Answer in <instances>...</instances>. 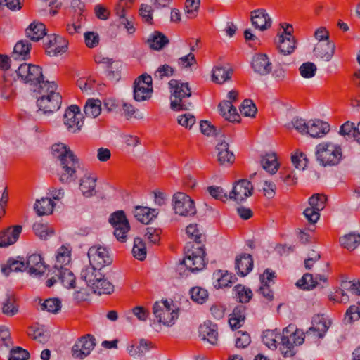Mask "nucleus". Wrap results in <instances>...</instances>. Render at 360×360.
<instances>
[{
  "label": "nucleus",
  "mask_w": 360,
  "mask_h": 360,
  "mask_svg": "<svg viewBox=\"0 0 360 360\" xmlns=\"http://www.w3.org/2000/svg\"><path fill=\"white\" fill-rule=\"evenodd\" d=\"M199 335L212 345H216L218 340L217 326L210 321H205L199 327Z\"/></svg>",
  "instance_id": "nucleus-21"
},
{
  "label": "nucleus",
  "mask_w": 360,
  "mask_h": 360,
  "mask_svg": "<svg viewBox=\"0 0 360 360\" xmlns=\"http://www.w3.org/2000/svg\"><path fill=\"white\" fill-rule=\"evenodd\" d=\"M96 179L89 176H84L80 180L79 189L86 197H90L96 193Z\"/></svg>",
  "instance_id": "nucleus-37"
},
{
  "label": "nucleus",
  "mask_w": 360,
  "mask_h": 360,
  "mask_svg": "<svg viewBox=\"0 0 360 360\" xmlns=\"http://www.w3.org/2000/svg\"><path fill=\"white\" fill-rule=\"evenodd\" d=\"M109 223L114 229L113 234L117 240L121 243L126 242L130 225L124 212L118 210L112 213L109 218Z\"/></svg>",
  "instance_id": "nucleus-9"
},
{
  "label": "nucleus",
  "mask_w": 360,
  "mask_h": 360,
  "mask_svg": "<svg viewBox=\"0 0 360 360\" xmlns=\"http://www.w3.org/2000/svg\"><path fill=\"white\" fill-rule=\"evenodd\" d=\"M281 334L278 330H266L264 332L262 341L269 349H276L278 340L281 341Z\"/></svg>",
  "instance_id": "nucleus-39"
},
{
  "label": "nucleus",
  "mask_w": 360,
  "mask_h": 360,
  "mask_svg": "<svg viewBox=\"0 0 360 360\" xmlns=\"http://www.w3.org/2000/svg\"><path fill=\"white\" fill-rule=\"evenodd\" d=\"M93 291L98 295L110 294L114 291V285L101 274V278H98L92 288Z\"/></svg>",
  "instance_id": "nucleus-41"
},
{
  "label": "nucleus",
  "mask_w": 360,
  "mask_h": 360,
  "mask_svg": "<svg viewBox=\"0 0 360 360\" xmlns=\"http://www.w3.org/2000/svg\"><path fill=\"white\" fill-rule=\"evenodd\" d=\"M57 85L53 82H43L37 90L41 94L37 100L39 109L46 113H51L58 110L61 105L62 96L56 92Z\"/></svg>",
  "instance_id": "nucleus-3"
},
{
  "label": "nucleus",
  "mask_w": 360,
  "mask_h": 360,
  "mask_svg": "<svg viewBox=\"0 0 360 360\" xmlns=\"http://www.w3.org/2000/svg\"><path fill=\"white\" fill-rule=\"evenodd\" d=\"M100 270L101 269H98L96 266L90 264V265L82 269L81 272V278L86 282L91 289L96 281H98V278H101L102 273Z\"/></svg>",
  "instance_id": "nucleus-28"
},
{
  "label": "nucleus",
  "mask_w": 360,
  "mask_h": 360,
  "mask_svg": "<svg viewBox=\"0 0 360 360\" xmlns=\"http://www.w3.org/2000/svg\"><path fill=\"white\" fill-rule=\"evenodd\" d=\"M254 71L261 75H266L271 71L272 66L268 56L264 53L256 54L252 60Z\"/></svg>",
  "instance_id": "nucleus-23"
},
{
  "label": "nucleus",
  "mask_w": 360,
  "mask_h": 360,
  "mask_svg": "<svg viewBox=\"0 0 360 360\" xmlns=\"http://www.w3.org/2000/svg\"><path fill=\"white\" fill-rule=\"evenodd\" d=\"M330 131V125L321 120H310L308 122V127L306 134L313 138H321L328 134Z\"/></svg>",
  "instance_id": "nucleus-22"
},
{
  "label": "nucleus",
  "mask_w": 360,
  "mask_h": 360,
  "mask_svg": "<svg viewBox=\"0 0 360 360\" xmlns=\"http://www.w3.org/2000/svg\"><path fill=\"white\" fill-rule=\"evenodd\" d=\"M41 309L49 312L56 314L61 309V302L58 298H49L46 300L41 304Z\"/></svg>",
  "instance_id": "nucleus-52"
},
{
  "label": "nucleus",
  "mask_w": 360,
  "mask_h": 360,
  "mask_svg": "<svg viewBox=\"0 0 360 360\" xmlns=\"http://www.w3.org/2000/svg\"><path fill=\"white\" fill-rule=\"evenodd\" d=\"M240 112L245 117H255L257 108L250 99H245L240 107Z\"/></svg>",
  "instance_id": "nucleus-58"
},
{
  "label": "nucleus",
  "mask_w": 360,
  "mask_h": 360,
  "mask_svg": "<svg viewBox=\"0 0 360 360\" xmlns=\"http://www.w3.org/2000/svg\"><path fill=\"white\" fill-rule=\"evenodd\" d=\"M25 34L32 41H38L46 35L45 25L41 22L34 21L25 30Z\"/></svg>",
  "instance_id": "nucleus-31"
},
{
  "label": "nucleus",
  "mask_w": 360,
  "mask_h": 360,
  "mask_svg": "<svg viewBox=\"0 0 360 360\" xmlns=\"http://www.w3.org/2000/svg\"><path fill=\"white\" fill-rule=\"evenodd\" d=\"M18 78L25 84H30L33 86L40 88L42 84L44 76L42 69L40 66L24 63L21 64L16 70Z\"/></svg>",
  "instance_id": "nucleus-7"
},
{
  "label": "nucleus",
  "mask_w": 360,
  "mask_h": 360,
  "mask_svg": "<svg viewBox=\"0 0 360 360\" xmlns=\"http://www.w3.org/2000/svg\"><path fill=\"white\" fill-rule=\"evenodd\" d=\"M304 333L295 328L293 325H289L283 330L281 337V352L285 357H292L295 355V345H300L304 342Z\"/></svg>",
  "instance_id": "nucleus-6"
},
{
  "label": "nucleus",
  "mask_w": 360,
  "mask_h": 360,
  "mask_svg": "<svg viewBox=\"0 0 360 360\" xmlns=\"http://www.w3.org/2000/svg\"><path fill=\"white\" fill-rule=\"evenodd\" d=\"M0 91L1 96L5 99L11 98L15 94L13 82L11 79L3 77L0 82Z\"/></svg>",
  "instance_id": "nucleus-49"
},
{
  "label": "nucleus",
  "mask_w": 360,
  "mask_h": 360,
  "mask_svg": "<svg viewBox=\"0 0 360 360\" xmlns=\"http://www.w3.org/2000/svg\"><path fill=\"white\" fill-rule=\"evenodd\" d=\"M218 108L220 114L225 120L232 122L240 121V115L231 101H222L219 103Z\"/></svg>",
  "instance_id": "nucleus-27"
},
{
  "label": "nucleus",
  "mask_w": 360,
  "mask_h": 360,
  "mask_svg": "<svg viewBox=\"0 0 360 360\" xmlns=\"http://www.w3.org/2000/svg\"><path fill=\"white\" fill-rule=\"evenodd\" d=\"M20 225L10 226L0 232V248L7 247L14 244L22 232Z\"/></svg>",
  "instance_id": "nucleus-18"
},
{
  "label": "nucleus",
  "mask_w": 360,
  "mask_h": 360,
  "mask_svg": "<svg viewBox=\"0 0 360 360\" xmlns=\"http://www.w3.org/2000/svg\"><path fill=\"white\" fill-rule=\"evenodd\" d=\"M200 0H186L184 10L188 18H194L200 8Z\"/></svg>",
  "instance_id": "nucleus-55"
},
{
  "label": "nucleus",
  "mask_w": 360,
  "mask_h": 360,
  "mask_svg": "<svg viewBox=\"0 0 360 360\" xmlns=\"http://www.w3.org/2000/svg\"><path fill=\"white\" fill-rule=\"evenodd\" d=\"M27 333L29 337L42 344L46 343L49 340V336L46 334L44 328L38 324L30 326Z\"/></svg>",
  "instance_id": "nucleus-40"
},
{
  "label": "nucleus",
  "mask_w": 360,
  "mask_h": 360,
  "mask_svg": "<svg viewBox=\"0 0 360 360\" xmlns=\"http://www.w3.org/2000/svg\"><path fill=\"white\" fill-rule=\"evenodd\" d=\"M3 313L13 316L18 311V308L15 305V298L13 295L8 294L5 302L4 303L2 308Z\"/></svg>",
  "instance_id": "nucleus-54"
},
{
  "label": "nucleus",
  "mask_w": 360,
  "mask_h": 360,
  "mask_svg": "<svg viewBox=\"0 0 360 360\" xmlns=\"http://www.w3.org/2000/svg\"><path fill=\"white\" fill-rule=\"evenodd\" d=\"M315 155L321 165L335 166L342 158V148L330 142H322L316 146Z\"/></svg>",
  "instance_id": "nucleus-5"
},
{
  "label": "nucleus",
  "mask_w": 360,
  "mask_h": 360,
  "mask_svg": "<svg viewBox=\"0 0 360 360\" xmlns=\"http://www.w3.org/2000/svg\"><path fill=\"white\" fill-rule=\"evenodd\" d=\"M30 275L41 276L46 271L47 266L44 264L42 257L39 254H32L27 257L25 263Z\"/></svg>",
  "instance_id": "nucleus-19"
},
{
  "label": "nucleus",
  "mask_w": 360,
  "mask_h": 360,
  "mask_svg": "<svg viewBox=\"0 0 360 360\" xmlns=\"http://www.w3.org/2000/svg\"><path fill=\"white\" fill-rule=\"evenodd\" d=\"M56 269L58 271V278L61 281L63 285L67 288H75V276L73 273L65 266Z\"/></svg>",
  "instance_id": "nucleus-34"
},
{
  "label": "nucleus",
  "mask_w": 360,
  "mask_h": 360,
  "mask_svg": "<svg viewBox=\"0 0 360 360\" xmlns=\"http://www.w3.org/2000/svg\"><path fill=\"white\" fill-rule=\"evenodd\" d=\"M54 207L53 200L49 198L37 200L34 204V210L39 216L51 214Z\"/></svg>",
  "instance_id": "nucleus-36"
},
{
  "label": "nucleus",
  "mask_w": 360,
  "mask_h": 360,
  "mask_svg": "<svg viewBox=\"0 0 360 360\" xmlns=\"http://www.w3.org/2000/svg\"><path fill=\"white\" fill-rule=\"evenodd\" d=\"M186 233L188 237L194 240V242L187 243L184 248V258L178 266V271H181L184 266L186 269L184 271L183 276H188V272H197L203 269L207 263L205 260V249L202 245V234L198 229L197 224H190L186 227ZM180 275H182L179 272Z\"/></svg>",
  "instance_id": "nucleus-1"
},
{
  "label": "nucleus",
  "mask_w": 360,
  "mask_h": 360,
  "mask_svg": "<svg viewBox=\"0 0 360 360\" xmlns=\"http://www.w3.org/2000/svg\"><path fill=\"white\" fill-rule=\"evenodd\" d=\"M25 268L23 258L18 257V259L10 258L7 261V264L1 266V271L6 276H8L11 271H22Z\"/></svg>",
  "instance_id": "nucleus-38"
},
{
  "label": "nucleus",
  "mask_w": 360,
  "mask_h": 360,
  "mask_svg": "<svg viewBox=\"0 0 360 360\" xmlns=\"http://www.w3.org/2000/svg\"><path fill=\"white\" fill-rule=\"evenodd\" d=\"M172 93L171 108L173 110H187L192 103L187 102L186 98L191 96V90L188 83H182L176 79H171L169 82Z\"/></svg>",
  "instance_id": "nucleus-4"
},
{
  "label": "nucleus",
  "mask_w": 360,
  "mask_h": 360,
  "mask_svg": "<svg viewBox=\"0 0 360 360\" xmlns=\"http://www.w3.org/2000/svg\"><path fill=\"white\" fill-rule=\"evenodd\" d=\"M246 319V307L236 306L229 315V323L232 330L240 328L245 323Z\"/></svg>",
  "instance_id": "nucleus-26"
},
{
  "label": "nucleus",
  "mask_w": 360,
  "mask_h": 360,
  "mask_svg": "<svg viewBox=\"0 0 360 360\" xmlns=\"http://www.w3.org/2000/svg\"><path fill=\"white\" fill-rule=\"evenodd\" d=\"M88 256L90 264L96 266L98 269H101L111 263V259L108 255V252L104 247L91 248L89 250Z\"/></svg>",
  "instance_id": "nucleus-16"
},
{
  "label": "nucleus",
  "mask_w": 360,
  "mask_h": 360,
  "mask_svg": "<svg viewBox=\"0 0 360 360\" xmlns=\"http://www.w3.org/2000/svg\"><path fill=\"white\" fill-rule=\"evenodd\" d=\"M190 294L193 301L199 304L204 303L208 297L207 291L200 287H194L191 288Z\"/></svg>",
  "instance_id": "nucleus-57"
},
{
  "label": "nucleus",
  "mask_w": 360,
  "mask_h": 360,
  "mask_svg": "<svg viewBox=\"0 0 360 360\" xmlns=\"http://www.w3.org/2000/svg\"><path fill=\"white\" fill-rule=\"evenodd\" d=\"M51 153L55 159L59 161L61 167L59 180L63 184H69L76 179L79 160L73 152L64 143H55L51 147Z\"/></svg>",
  "instance_id": "nucleus-2"
},
{
  "label": "nucleus",
  "mask_w": 360,
  "mask_h": 360,
  "mask_svg": "<svg viewBox=\"0 0 360 360\" xmlns=\"http://www.w3.org/2000/svg\"><path fill=\"white\" fill-rule=\"evenodd\" d=\"M291 160L295 167L300 169H304L309 162L306 154L298 150L292 155Z\"/></svg>",
  "instance_id": "nucleus-59"
},
{
  "label": "nucleus",
  "mask_w": 360,
  "mask_h": 360,
  "mask_svg": "<svg viewBox=\"0 0 360 360\" xmlns=\"http://www.w3.org/2000/svg\"><path fill=\"white\" fill-rule=\"evenodd\" d=\"M44 47L49 55L54 56L65 52L68 49V45L63 38L57 37L55 34H51L47 35L44 41Z\"/></svg>",
  "instance_id": "nucleus-17"
},
{
  "label": "nucleus",
  "mask_w": 360,
  "mask_h": 360,
  "mask_svg": "<svg viewBox=\"0 0 360 360\" xmlns=\"http://www.w3.org/2000/svg\"><path fill=\"white\" fill-rule=\"evenodd\" d=\"M327 198L323 194L316 193L309 199V207L304 211V215L311 224H314L320 218L319 212L324 209Z\"/></svg>",
  "instance_id": "nucleus-11"
},
{
  "label": "nucleus",
  "mask_w": 360,
  "mask_h": 360,
  "mask_svg": "<svg viewBox=\"0 0 360 360\" xmlns=\"http://www.w3.org/2000/svg\"><path fill=\"white\" fill-rule=\"evenodd\" d=\"M96 345V339L94 335L86 334L82 336L72 346V355L75 359H83L90 354Z\"/></svg>",
  "instance_id": "nucleus-13"
},
{
  "label": "nucleus",
  "mask_w": 360,
  "mask_h": 360,
  "mask_svg": "<svg viewBox=\"0 0 360 360\" xmlns=\"http://www.w3.org/2000/svg\"><path fill=\"white\" fill-rule=\"evenodd\" d=\"M169 43L168 37L160 31H155L147 39L149 47L155 51L163 49Z\"/></svg>",
  "instance_id": "nucleus-29"
},
{
  "label": "nucleus",
  "mask_w": 360,
  "mask_h": 360,
  "mask_svg": "<svg viewBox=\"0 0 360 360\" xmlns=\"http://www.w3.org/2000/svg\"><path fill=\"white\" fill-rule=\"evenodd\" d=\"M252 267L253 259L250 254H243L236 257L235 269L238 275L245 276L252 271Z\"/></svg>",
  "instance_id": "nucleus-25"
},
{
  "label": "nucleus",
  "mask_w": 360,
  "mask_h": 360,
  "mask_svg": "<svg viewBox=\"0 0 360 360\" xmlns=\"http://www.w3.org/2000/svg\"><path fill=\"white\" fill-rule=\"evenodd\" d=\"M153 313L159 323L167 326L174 325L179 316V309H172L167 300L155 302Z\"/></svg>",
  "instance_id": "nucleus-8"
},
{
  "label": "nucleus",
  "mask_w": 360,
  "mask_h": 360,
  "mask_svg": "<svg viewBox=\"0 0 360 360\" xmlns=\"http://www.w3.org/2000/svg\"><path fill=\"white\" fill-rule=\"evenodd\" d=\"M132 253L135 258L143 260L146 257V248L141 238H136L134 242Z\"/></svg>",
  "instance_id": "nucleus-50"
},
{
  "label": "nucleus",
  "mask_w": 360,
  "mask_h": 360,
  "mask_svg": "<svg viewBox=\"0 0 360 360\" xmlns=\"http://www.w3.org/2000/svg\"><path fill=\"white\" fill-rule=\"evenodd\" d=\"M277 43L278 44V49L279 51L284 55L292 53L295 49V39L284 38L283 34L278 36Z\"/></svg>",
  "instance_id": "nucleus-43"
},
{
  "label": "nucleus",
  "mask_w": 360,
  "mask_h": 360,
  "mask_svg": "<svg viewBox=\"0 0 360 360\" xmlns=\"http://www.w3.org/2000/svg\"><path fill=\"white\" fill-rule=\"evenodd\" d=\"M312 326L307 331L305 335L307 338L315 339L322 338L330 325V321L327 320L323 315H315L312 319Z\"/></svg>",
  "instance_id": "nucleus-15"
},
{
  "label": "nucleus",
  "mask_w": 360,
  "mask_h": 360,
  "mask_svg": "<svg viewBox=\"0 0 360 360\" xmlns=\"http://www.w3.org/2000/svg\"><path fill=\"white\" fill-rule=\"evenodd\" d=\"M217 150H218L217 160L220 165H229L234 162L235 155L229 150V144L225 141L217 144Z\"/></svg>",
  "instance_id": "nucleus-30"
},
{
  "label": "nucleus",
  "mask_w": 360,
  "mask_h": 360,
  "mask_svg": "<svg viewBox=\"0 0 360 360\" xmlns=\"http://www.w3.org/2000/svg\"><path fill=\"white\" fill-rule=\"evenodd\" d=\"M174 210L176 214L184 217H193L196 212L195 202L187 194L177 192L172 198Z\"/></svg>",
  "instance_id": "nucleus-10"
},
{
  "label": "nucleus",
  "mask_w": 360,
  "mask_h": 360,
  "mask_svg": "<svg viewBox=\"0 0 360 360\" xmlns=\"http://www.w3.org/2000/svg\"><path fill=\"white\" fill-rule=\"evenodd\" d=\"M261 164L264 169L270 174H275L278 169V163L275 153L266 154L262 157Z\"/></svg>",
  "instance_id": "nucleus-44"
},
{
  "label": "nucleus",
  "mask_w": 360,
  "mask_h": 360,
  "mask_svg": "<svg viewBox=\"0 0 360 360\" xmlns=\"http://www.w3.org/2000/svg\"><path fill=\"white\" fill-rule=\"evenodd\" d=\"M335 51V44L330 41H319L314 48V55L326 61H329Z\"/></svg>",
  "instance_id": "nucleus-24"
},
{
  "label": "nucleus",
  "mask_w": 360,
  "mask_h": 360,
  "mask_svg": "<svg viewBox=\"0 0 360 360\" xmlns=\"http://www.w3.org/2000/svg\"><path fill=\"white\" fill-rule=\"evenodd\" d=\"M153 92V87L134 88V98L136 101H143L150 98Z\"/></svg>",
  "instance_id": "nucleus-61"
},
{
  "label": "nucleus",
  "mask_w": 360,
  "mask_h": 360,
  "mask_svg": "<svg viewBox=\"0 0 360 360\" xmlns=\"http://www.w3.org/2000/svg\"><path fill=\"white\" fill-rule=\"evenodd\" d=\"M341 245L349 250L356 249L360 245V234L351 233L340 238Z\"/></svg>",
  "instance_id": "nucleus-45"
},
{
  "label": "nucleus",
  "mask_w": 360,
  "mask_h": 360,
  "mask_svg": "<svg viewBox=\"0 0 360 360\" xmlns=\"http://www.w3.org/2000/svg\"><path fill=\"white\" fill-rule=\"evenodd\" d=\"M32 229L35 235L44 240H46L49 236H52L54 233L52 229L41 223L34 224Z\"/></svg>",
  "instance_id": "nucleus-53"
},
{
  "label": "nucleus",
  "mask_w": 360,
  "mask_h": 360,
  "mask_svg": "<svg viewBox=\"0 0 360 360\" xmlns=\"http://www.w3.org/2000/svg\"><path fill=\"white\" fill-rule=\"evenodd\" d=\"M319 285L317 277H314L312 274L306 273L297 281L296 285L302 290H309L314 289Z\"/></svg>",
  "instance_id": "nucleus-48"
},
{
  "label": "nucleus",
  "mask_w": 360,
  "mask_h": 360,
  "mask_svg": "<svg viewBox=\"0 0 360 360\" xmlns=\"http://www.w3.org/2000/svg\"><path fill=\"white\" fill-rule=\"evenodd\" d=\"M316 65L311 62L304 63L299 68L300 74L304 78L313 77L316 74Z\"/></svg>",
  "instance_id": "nucleus-62"
},
{
  "label": "nucleus",
  "mask_w": 360,
  "mask_h": 360,
  "mask_svg": "<svg viewBox=\"0 0 360 360\" xmlns=\"http://www.w3.org/2000/svg\"><path fill=\"white\" fill-rule=\"evenodd\" d=\"M134 214L139 221L148 224L157 216L158 212L155 209H150L147 207L136 206L134 208Z\"/></svg>",
  "instance_id": "nucleus-32"
},
{
  "label": "nucleus",
  "mask_w": 360,
  "mask_h": 360,
  "mask_svg": "<svg viewBox=\"0 0 360 360\" xmlns=\"http://www.w3.org/2000/svg\"><path fill=\"white\" fill-rule=\"evenodd\" d=\"M235 297L240 303H248L252 297V292L250 288L238 284L233 288Z\"/></svg>",
  "instance_id": "nucleus-46"
},
{
  "label": "nucleus",
  "mask_w": 360,
  "mask_h": 360,
  "mask_svg": "<svg viewBox=\"0 0 360 360\" xmlns=\"http://www.w3.org/2000/svg\"><path fill=\"white\" fill-rule=\"evenodd\" d=\"M354 132H355V124L347 121L340 127L339 134L346 140H353Z\"/></svg>",
  "instance_id": "nucleus-60"
},
{
  "label": "nucleus",
  "mask_w": 360,
  "mask_h": 360,
  "mask_svg": "<svg viewBox=\"0 0 360 360\" xmlns=\"http://www.w3.org/2000/svg\"><path fill=\"white\" fill-rule=\"evenodd\" d=\"M83 116L79 108L76 105L70 106L63 116V123L70 133L79 132L83 126Z\"/></svg>",
  "instance_id": "nucleus-12"
},
{
  "label": "nucleus",
  "mask_w": 360,
  "mask_h": 360,
  "mask_svg": "<svg viewBox=\"0 0 360 360\" xmlns=\"http://www.w3.org/2000/svg\"><path fill=\"white\" fill-rule=\"evenodd\" d=\"M84 111L87 117L95 118L98 117L101 112V102L98 99H88Z\"/></svg>",
  "instance_id": "nucleus-42"
},
{
  "label": "nucleus",
  "mask_w": 360,
  "mask_h": 360,
  "mask_svg": "<svg viewBox=\"0 0 360 360\" xmlns=\"http://www.w3.org/2000/svg\"><path fill=\"white\" fill-rule=\"evenodd\" d=\"M31 44L27 40H20L16 43L14 46V51L12 57L15 60L22 56L23 60H26L30 54Z\"/></svg>",
  "instance_id": "nucleus-47"
},
{
  "label": "nucleus",
  "mask_w": 360,
  "mask_h": 360,
  "mask_svg": "<svg viewBox=\"0 0 360 360\" xmlns=\"http://www.w3.org/2000/svg\"><path fill=\"white\" fill-rule=\"evenodd\" d=\"M360 319V302L356 304L350 306L346 311L345 321L349 323H352Z\"/></svg>",
  "instance_id": "nucleus-56"
},
{
  "label": "nucleus",
  "mask_w": 360,
  "mask_h": 360,
  "mask_svg": "<svg viewBox=\"0 0 360 360\" xmlns=\"http://www.w3.org/2000/svg\"><path fill=\"white\" fill-rule=\"evenodd\" d=\"M70 261V252L65 247L62 246L58 249L56 256V263L55 268L62 267L69 264Z\"/></svg>",
  "instance_id": "nucleus-51"
},
{
  "label": "nucleus",
  "mask_w": 360,
  "mask_h": 360,
  "mask_svg": "<svg viewBox=\"0 0 360 360\" xmlns=\"http://www.w3.org/2000/svg\"><path fill=\"white\" fill-rule=\"evenodd\" d=\"M233 74L232 68H225L222 66H215L212 70V79L217 84H224L231 79Z\"/></svg>",
  "instance_id": "nucleus-33"
},
{
  "label": "nucleus",
  "mask_w": 360,
  "mask_h": 360,
  "mask_svg": "<svg viewBox=\"0 0 360 360\" xmlns=\"http://www.w3.org/2000/svg\"><path fill=\"white\" fill-rule=\"evenodd\" d=\"M252 191L253 186L252 183L247 179H240L233 186L232 191L229 195V198L237 202H240L252 195Z\"/></svg>",
  "instance_id": "nucleus-14"
},
{
  "label": "nucleus",
  "mask_w": 360,
  "mask_h": 360,
  "mask_svg": "<svg viewBox=\"0 0 360 360\" xmlns=\"http://www.w3.org/2000/svg\"><path fill=\"white\" fill-rule=\"evenodd\" d=\"M252 25L259 30L264 31L271 27V20L264 9H257L251 12Z\"/></svg>",
  "instance_id": "nucleus-20"
},
{
  "label": "nucleus",
  "mask_w": 360,
  "mask_h": 360,
  "mask_svg": "<svg viewBox=\"0 0 360 360\" xmlns=\"http://www.w3.org/2000/svg\"><path fill=\"white\" fill-rule=\"evenodd\" d=\"M29 357L30 354L27 350L16 347L11 350L8 360H27Z\"/></svg>",
  "instance_id": "nucleus-64"
},
{
  "label": "nucleus",
  "mask_w": 360,
  "mask_h": 360,
  "mask_svg": "<svg viewBox=\"0 0 360 360\" xmlns=\"http://www.w3.org/2000/svg\"><path fill=\"white\" fill-rule=\"evenodd\" d=\"M288 129H295L298 132L301 134L306 133L307 127H308V122L307 123L305 120L299 118V117H294L292 121L287 124Z\"/></svg>",
  "instance_id": "nucleus-63"
},
{
  "label": "nucleus",
  "mask_w": 360,
  "mask_h": 360,
  "mask_svg": "<svg viewBox=\"0 0 360 360\" xmlns=\"http://www.w3.org/2000/svg\"><path fill=\"white\" fill-rule=\"evenodd\" d=\"M72 5L74 7L77 6L78 8V11H75L78 15V20L75 22L67 25L66 30L70 34H74L75 33L80 32L82 25L81 20L84 18L82 14V8L84 7V5L79 0H73L72 1Z\"/></svg>",
  "instance_id": "nucleus-35"
}]
</instances>
